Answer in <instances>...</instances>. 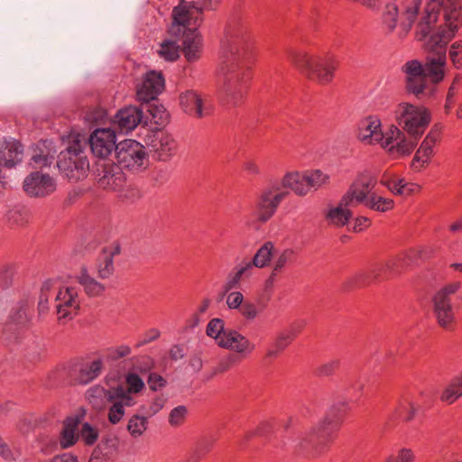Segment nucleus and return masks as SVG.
Segmentation results:
<instances>
[{
	"instance_id": "f257e3e1",
	"label": "nucleus",
	"mask_w": 462,
	"mask_h": 462,
	"mask_svg": "<svg viewBox=\"0 0 462 462\" xmlns=\"http://www.w3.org/2000/svg\"><path fill=\"white\" fill-rule=\"evenodd\" d=\"M251 44L248 29L229 23L220 42L218 73L222 78L219 95L226 105L238 106L246 97L252 69L246 61Z\"/></svg>"
},
{
	"instance_id": "f03ea898",
	"label": "nucleus",
	"mask_w": 462,
	"mask_h": 462,
	"mask_svg": "<svg viewBox=\"0 0 462 462\" xmlns=\"http://www.w3.org/2000/svg\"><path fill=\"white\" fill-rule=\"evenodd\" d=\"M459 9L456 5H451L445 12V26L439 24L432 30L427 46L436 53L429 55L425 63L422 65L423 72L427 79L432 83H440L445 77V68L447 65L446 45L456 35L458 31L457 21L459 17Z\"/></svg>"
},
{
	"instance_id": "7ed1b4c3",
	"label": "nucleus",
	"mask_w": 462,
	"mask_h": 462,
	"mask_svg": "<svg viewBox=\"0 0 462 462\" xmlns=\"http://www.w3.org/2000/svg\"><path fill=\"white\" fill-rule=\"evenodd\" d=\"M287 56L301 74L322 86L334 80L339 65L337 58L331 52L312 54L303 50L290 49Z\"/></svg>"
},
{
	"instance_id": "20e7f679",
	"label": "nucleus",
	"mask_w": 462,
	"mask_h": 462,
	"mask_svg": "<svg viewBox=\"0 0 462 462\" xmlns=\"http://www.w3.org/2000/svg\"><path fill=\"white\" fill-rule=\"evenodd\" d=\"M348 409L349 405L346 402L334 403L324 419L297 440L295 447L312 449L316 454L324 452L334 440L340 421Z\"/></svg>"
},
{
	"instance_id": "39448f33",
	"label": "nucleus",
	"mask_w": 462,
	"mask_h": 462,
	"mask_svg": "<svg viewBox=\"0 0 462 462\" xmlns=\"http://www.w3.org/2000/svg\"><path fill=\"white\" fill-rule=\"evenodd\" d=\"M273 243L267 241L255 252L252 259L245 258L237 263L226 277L223 285L224 291L238 289L243 281L251 279L256 273V269L268 266L273 256Z\"/></svg>"
},
{
	"instance_id": "423d86ee",
	"label": "nucleus",
	"mask_w": 462,
	"mask_h": 462,
	"mask_svg": "<svg viewBox=\"0 0 462 462\" xmlns=\"http://www.w3.org/2000/svg\"><path fill=\"white\" fill-rule=\"evenodd\" d=\"M421 2L422 0H394L393 3L387 4L383 13V25L389 32H393L397 26L401 14L399 35L406 36L415 22L419 23L421 15V12L420 13Z\"/></svg>"
},
{
	"instance_id": "0eeeda50",
	"label": "nucleus",
	"mask_w": 462,
	"mask_h": 462,
	"mask_svg": "<svg viewBox=\"0 0 462 462\" xmlns=\"http://www.w3.org/2000/svg\"><path fill=\"white\" fill-rule=\"evenodd\" d=\"M458 6L459 17L455 21L458 28L462 24V6L460 0H426L425 5L421 11V15L416 26V38L419 41H424L428 35L436 27L440 14L443 17V26H445V12L451 5Z\"/></svg>"
},
{
	"instance_id": "6e6552de",
	"label": "nucleus",
	"mask_w": 462,
	"mask_h": 462,
	"mask_svg": "<svg viewBox=\"0 0 462 462\" xmlns=\"http://www.w3.org/2000/svg\"><path fill=\"white\" fill-rule=\"evenodd\" d=\"M59 170L71 181L84 178L88 170V161L83 152V145L79 140H74L65 151L58 155Z\"/></svg>"
},
{
	"instance_id": "1a4fd4ad",
	"label": "nucleus",
	"mask_w": 462,
	"mask_h": 462,
	"mask_svg": "<svg viewBox=\"0 0 462 462\" xmlns=\"http://www.w3.org/2000/svg\"><path fill=\"white\" fill-rule=\"evenodd\" d=\"M399 125L411 136L420 137L431 121L430 112L422 106L401 103L396 110Z\"/></svg>"
},
{
	"instance_id": "9d476101",
	"label": "nucleus",
	"mask_w": 462,
	"mask_h": 462,
	"mask_svg": "<svg viewBox=\"0 0 462 462\" xmlns=\"http://www.w3.org/2000/svg\"><path fill=\"white\" fill-rule=\"evenodd\" d=\"M117 165L129 171L145 169L147 153L145 147L133 139H126L117 143L116 150Z\"/></svg>"
},
{
	"instance_id": "9b49d317",
	"label": "nucleus",
	"mask_w": 462,
	"mask_h": 462,
	"mask_svg": "<svg viewBox=\"0 0 462 462\" xmlns=\"http://www.w3.org/2000/svg\"><path fill=\"white\" fill-rule=\"evenodd\" d=\"M411 262V260L408 254H402L385 263L373 265L368 272L358 273L356 277V282L359 285H367L373 282L395 275L404 267L408 266Z\"/></svg>"
},
{
	"instance_id": "f8f14e48",
	"label": "nucleus",
	"mask_w": 462,
	"mask_h": 462,
	"mask_svg": "<svg viewBox=\"0 0 462 462\" xmlns=\"http://www.w3.org/2000/svg\"><path fill=\"white\" fill-rule=\"evenodd\" d=\"M196 13V5L193 1L180 0L178 5L172 10V23L170 26L169 32L172 36L180 37L182 32H188V30H193L189 28V25H194L196 28L202 22L201 14L193 18V14Z\"/></svg>"
},
{
	"instance_id": "ddd939ff",
	"label": "nucleus",
	"mask_w": 462,
	"mask_h": 462,
	"mask_svg": "<svg viewBox=\"0 0 462 462\" xmlns=\"http://www.w3.org/2000/svg\"><path fill=\"white\" fill-rule=\"evenodd\" d=\"M288 194V191L281 189V186L277 182L266 187L261 192L256 203L258 220L264 223L272 218Z\"/></svg>"
},
{
	"instance_id": "4468645a",
	"label": "nucleus",
	"mask_w": 462,
	"mask_h": 462,
	"mask_svg": "<svg viewBox=\"0 0 462 462\" xmlns=\"http://www.w3.org/2000/svg\"><path fill=\"white\" fill-rule=\"evenodd\" d=\"M80 300L78 290L74 287L60 289L55 297L57 319L60 324H66L78 316Z\"/></svg>"
},
{
	"instance_id": "2eb2a0df",
	"label": "nucleus",
	"mask_w": 462,
	"mask_h": 462,
	"mask_svg": "<svg viewBox=\"0 0 462 462\" xmlns=\"http://www.w3.org/2000/svg\"><path fill=\"white\" fill-rule=\"evenodd\" d=\"M145 143L152 156L159 161H169L178 151L177 141L162 130L152 131L145 137Z\"/></svg>"
},
{
	"instance_id": "dca6fc26",
	"label": "nucleus",
	"mask_w": 462,
	"mask_h": 462,
	"mask_svg": "<svg viewBox=\"0 0 462 462\" xmlns=\"http://www.w3.org/2000/svg\"><path fill=\"white\" fill-rule=\"evenodd\" d=\"M416 142L406 138L404 134L395 125H392L385 133L383 148L394 159L409 156L414 150Z\"/></svg>"
},
{
	"instance_id": "f3484780",
	"label": "nucleus",
	"mask_w": 462,
	"mask_h": 462,
	"mask_svg": "<svg viewBox=\"0 0 462 462\" xmlns=\"http://www.w3.org/2000/svg\"><path fill=\"white\" fill-rule=\"evenodd\" d=\"M443 127L439 124L434 125L417 149L411 162V167L420 171L427 165L434 154V146L441 140Z\"/></svg>"
},
{
	"instance_id": "a211bd4d",
	"label": "nucleus",
	"mask_w": 462,
	"mask_h": 462,
	"mask_svg": "<svg viewBox=\"0 0 462 462\" xmlns=\"http://www.w3.org/2000/svg\"><path fill=\"white\" fill-rule=\"evenodd\" d=\"M89 145L92 153L98 158H107L113 151L116 150V136L110 128H97L89 137Z\"/></svg>"
},
{
	"instance_id": "6ab92c4d",
	"label": "nucleus",
	"mask_w": 462,
	"mask_h": 462,
	"mask_svg": "<svg viewBox=\"0 0 462 462\" xmlns=\"http://www.w3.org/2000/svg\"><path fill=\"white\" fill-rule=\"evenodd\" d=\"M165 87L162 74L155 70H150L143 76V81L136 88L137 100L142 103H149L157 98Z\"/></svg>"
},
{
	"instance_id": "aec40b11",
	"label": "nucleus",
	"mask_w": 462,
	"mask_h": 462,
	"mask_svg": "<svg viewBox=\"0 0 462 462\" xmlns=\"http://www.w3.org/2000/svg\"><path fill=\"white\" fill-rule=\"evenodd\" d=\"M402 70L405 74L408 92L420 97L428 86L422 64L417 60H408L402 67Z\"/></svg>"
},
{
	"instance_id": "412c9836",
	"label": "nucleus",
	"mask_w": 462,
	"mask_h": 462,
	"mask_svg": "<svg viewBox=\"0 0 462 462\" xmlns=\"http://www.w3.org/2000/svg\"><path fill=\"white\" fill-rule=\"evenodd\" d=\"M102 370L103 359L98 357L91 361L75 364L69 372V375L75 383L86 385L97 378Z\"/></svg>"
},
{
	"instance_id": "4be33fe9",
	"label": "nucleus",
	"mask_w": 462,
	"mask_h": 462,
	"mask_svg": "<svg viewBox=\"0 0 462 462\" xmlns=\"http://www.w3.org/2000/svg\"><path fill=\"white\" fill-rule=\"evenodd\" d=\"M23 189L31 197H45L56 189V183L48 174L35 171L25 178Z\"/></svg>"
},
{
	"instance_id": "5701e85b",
	"label": "nucleus",
	"mask_w": 462,
	"mask_h": 462,
	"mask_svg": "<svg viewBox=\"0 0 462 462\" xmlns=\"http://www.w3.org/2000/svg\"><path fill=\"white\" fill-rule=\"evenodd\" d=\"M433 315L438 325L447 331H453L457 324V317L451 300L440 296L433 297Z\"/></svg>"
},
{
	"instance_id": "b1692460",
	"label": "nucleus",
	"mask_w": 462,
	"mask_h": 462,
	"mask_svg": "<svg viewBox=\"0 0 462 462\" xmlns=\"http://www.w3.org/2000/svg\"><path fill=\"white\" fill-rule=\"evenodd\" d=\"M381 120L375 116H370L360 121L358 125V139L367 144H380L385 140V134H383Z\"/></svg>"
},
{
	"instance_id": "393cba45",
	"label": "nucleus",
	"mask_w": 462,
	"mask_h": 462,
	"mask_svg": "<svg viewBox=\"0 0 462 462\" xmlns=\"http://www.w3.org/2000/svg\"><path fill=\"white\" fill-rule=\"evenodd\" d=\"M182 36L181 51L189 62L199 60L203 53L204 39L198 28L188 30L180 34Z\"/></svg>"
},
{
	"instance_id": "a878e982",
	"label": "nucleus",
	"mask_w": 462,
	"mask_h": 462,
	"mask_svg": "<svg viewBox=\"0 0 462 462\" xmlns=\"http://www.w3.org/2000/svg\"><path fill=\"white\" fill-rule=\"evenodd\" d=\"M143 110L135 106H128L121 108L115 116L114 124L119 132L127 134L141 123Z\"/></svg>"
},
{
	"instance_id": "bb28decb",
	"label": "nucleus",
	"mask_w": 462,
	"mask_h": 462,
	"mask_svg": "<svg viewBox=\"0 0 462 462\" xmlns=\"http://www.w3.org/2000/svg\"><path fill=\"white\" fill-rule=\"evenodd\" d=\"M220 347L234 351L243 356L251 355L255 345L237 330L229 328L224 339L220 341Z\"/></svg>"
},
{
	"instance_id": "cd10ccee",
	"label": "nucleus",
	"mask_w": 462,
	"mask_h": 462,
	"mask_svg": "<svg viewBox=\"0 0 462 462\" xmlns=\"http://www.w3.org/2000/svg\"><path fill=\"white\" fill-rule=\"evenodd\" d=\"M180 103L183 111L190 116L202 118L210 115V108L203 104L201 97L193 90H188L180 96Z\"/></svg>"
},
{
	"instance_id": "c85d7f7f",
	"label": "nucleus",
	"mask_w": 462,
	"mask_h": 462,
	"mask_svg": "<svg viewBox=\"0 0 462 462\" xmlns=\"http://www.w3.org/2000/svg\"><path fill=\"white\" fill-rule=\"evenodd\" d=\"M122 169L117 164L106 165L102 175L99 174L98 183L100 186L119 192L127 182Z\"/></svg>"
},
{
	"instance_id": "c756f323",
	"label": "nucleus",
	"mask_w": 462,
	"mask_h": 462,
	"mask_svg": "<svg viewBox=\"0 0 462 462\" xmlns=\"http://www.w3.org/2000/svg\"><path fill=\"white\" fill-rule=\"evenodd\" d=\"M23 148L17 141L0 143V164L13 168L23 160Z\"/></svg>"
},
{
	"instance_id": "7c9ffc66",
	"label": "nucleus",
	"mask_w": 462,
	"mask_h": 462,
	"mask_svg": "<svg viewBox=\"0 0 462 462\" xmlns=\"http://www.w3.org/2000/svg\"><path fill=\"white\" fill-rule=\"evenodd\" d=\"M372 194L369 182L354 184L349 187L341 198V205L354 207L359 204L366 206L369 196Z\"/></svg>"
},
{
	"instance_id": "2f4dec72",
	"label": "nucleus",
	"mask_w": 462,
	"mask_h": 462,
	"mask_svg": "<svg viewBox=\"0 0 462 462\" xmlns=\"http://www.w3.org/2000/svg\"><path fill=\"white\" fill-rule=\"evenodd\" d=\"M118 244H113L104 248L98 257L97 270L99 278H109L114 273V257L120 254Z\"/></svg>"
},
{
	"instance_id": "473e14b6",
	"label": "nucleus",
	"mask_w": 462,
	"mask_h": 462,
	"mask_svg": "<svg viewBox=\"0 0 462 462\" xmlns=\"http://www.w3.org/2000/svg\"><path fill=\"white\" fill-rule=\"evenodd\" d=\"M281 189L285 188L293 191L296 195L304 197L309 193L308 184L304 172H287L282 179Z\"/></svg>"
},
{
	"instance_id": "72a5a7b5",
	"label": "nucleus",
	"mask_w": 462,
	"mask_h": 462,
	"mask_svg": "<svg viewBox=\"0 0 462 462\" xmlns=\"http://www.w3.org/2000/svg\"><path fill=\"white\" fill-rule=\"evenodd\" d=\"M116 449V439H104L93 449L88 462H113Z\"/></svg>"
},
{
	"instance_id": "f704fd0d",
	"label": "nucleus",
	"mask_w": 462,
	"mask_h": 462,
	"mask_svg": "<svg viewBox=\"0 0 462 462\" xmlns=\"http://www.w3.org/2000/svg\"><path fill=\"white\" fill-rule=\"evenodd\" d=\"M111 389L106 390L101 385H93L86 392L88 402L96 410H103L106 403L110 402Z\"/></svg>"
},
{
	"instance_id": "c9c22d12",
	"label": "nucleus",
	"mask_w": 462,
	"mask_h": 462,
	"mask_svg": "<svg viewBox=\"0 0 462 462\" xmlns=\"http://www.w3.org/2000/svg\"><path fill=\"white\" fill-rule=\"evenodd\" d=\"M77 281L89 297L101 296L106 290L104 284L92 278L85 267H82L80 273L77 276Z\"/></svg>"
},
{
	"instance_id": "e433bc0d",
	"label": "nucleus",
	"mask_w": 462,
	"mask_h": 462,
	"mask_svg": "<svg viewBox=\"0 0 462 462\" xmlns=\"http://www.w3.org/2000/svg\"><path fill=\"white\" fill-rule=\"evenodd\" d=\"M295 334L291 330H282L278 333L274 341L269 346L266 352V357L275 358L284 351L293 341Z\"/></svg>"
},
{
	"instance_id": "4c0bfd02",
	"label": "nucleus",
	"mask_w": 462,
	"mask_h": 462,
	"mask_svg": "<svg viewBox=\"0 0 462 462\" xmlns=\"http://www.w3.org/2000/svg\"><path fill=\"white\" fill-rule=\"evenodd\" d=\"M348 205H341V200L339 204L335 207L329 208L325 217L329 224L336 226H346L349 219L352 217V212L347 208Z\"/></svg>"
},
{
	"instance_id": "58836bf2",
	"label": "nucleus",
	"mask_w": 462,
	"mask_h": 462,
	"mask_svg": "<svg viewBox=\"0 0 462 462\" xmlns=\"http://www.w3.org/2000/svg\"><path fill=\"white\" fill-rule=\"evenodd\" d=\"M417 409L414 407L410 397H402L395 406L390 419L392 420L409 421L413 419Z\"/></svg>"
},
{
	"instance_id": "ea45409f",
	"label": "nucleus",
	"mask_w": 462,
	"mask_h": 462,
	"mask_svg": "<svg viewBox=\"0 0 462 462\" xmlns=\"http://www.w3.org/2000/svg\"><path fill=\"white\" fill-rule=\"evenodd\" d=\"M462 396V373L454 377L441 394V401L447 403L455 402Z\"/></svg>"
},
{
	"instance_id": "a19ab883",
	"label": "nucleus",
	"mask_w": 462,
	"mask_h": 462,
	"mask_svg": "<svg viewBox=\"0 0 462 462\" xmlns=\"http://www.w3.org/2000/svg\"><path fill=\"white\" fill-rule=\"evenodd\" d=\"M365 208L380 213H385L394 208V201L392 199L384 198L372 192L366 202Z\"/></svg>"
},
{
	"instance_id": "79ce46f5",
	"label": "nucleus",
	"mask_w": 462,
	"mask_h": 462,
	"mask_svg": "<svg viewBox=\"0 0 462 462\" xmlns=\"http://www.w3.org/2000/svg\"><path fill=\"white\" fill-rule=\"evenodd\" d=\"M149 420L147 416L133 415L127 423V430L132 438L142 437L148 429Z\"/></svg>"
},
{
	"instance_id": "37998d69",
	"label": "nucleus",
	"mask_w": 462,
	"mask_h": 462,
	"mask_svg": "<svg viewBox=\"0 0 462 462\" xmlns=\"http://www.w3.org/2000/svg\"><path fill=\"white\" fill-rule=\"evenodd\" d=\"M78 421L72 419L67 420L60 433V444L62 448L73 446L77 441L76 429Z\"/></svg>"
},
{
	"instance_id": "c03bdc74",
	"label": "nucleus",
	"mask_w": 462,
	"mask_h": 462,
	"mask_svg": "<svg viewBox=\"0 0 462 462\" xmlns=\"http://www.w3.org/2000/svg\"><path fill=\"white\" fill-rule=\"evenodd\" d=\"M229 328L225 327V321L221 319H212L207 325L206 334L215 339L216 344L219 346L220 341L224 339L226 333Z\"/></svg>"
},
{
	"instance_id": "a18cd8bd",
	"label": "nucleus",
	"mask_w": 462,
	"mask_h": 462,
	"mask_svg": "<svg viewBox=\"0 0 462 462\" xmlns=\"http://www.w3.org/2000/svg\"><path fill=\"white\" fill-rule=\"evenodd\" d=\"M132 393L125 390V387L119 385L111 388L110 402H116L121 403L122 407H132L135 405L136 400L133 397Z\"/></svg>"
},
{
	"instance_id": "49530a36",
	"label": "nucleus",
	"mask_w": 462,
	"mask_h": 462,
	"mask_svg": "<svg viewBox=\"0 0 462 462\" xmlns=\"http://www.w3.org/2000/svg\"><path fill=\"white\" fill-rule=\"evenodd\" d=\"M309 192L311 189H318L329 180V176L320 170L304 171Z\"/></svg>"
},
{
	"instance_id": "de8ad7c7",
	"label": "nucleus",
	"mask_w": 462,
	"mask_h": 462,
	"mask_svg": "<svg viewBox=\"0 0 462 462\" xmlns=\"http://www.w3.org/2000/svg\"><path fill=\"white\" fill-rule=\"evenodd\" d=\"M99 436V431L96 427H93L88 422H84L81 425V429L79 430V438L85 443L87 446L94 445Z\"/></svg>"
},
{
	"instance_id": "09e8293b",
	"label": "nucleus",
	"mask_w": 462,
	"mask_h": 462,
	"mask_svg": "<svg viewBox=\"0 0 462 462\" xmlns=\"http://www.w3.org/2000/svg\"><path fill=\"white\" fill-rule=\"evenodd\" d=\"M159 54L168 61H175L180 57V46L175 42L165 41L161 44Z\"/></svg>"
},
{
	"instance_id": "8fccbe9b",
	"label": "nucleus",
	"mask_w": 462,
	"mask_h": 462,
	"mask_svg": "<svg viewBox=\"0 0 462 462\" xmlns=\"http://www.w3.org/2000/svg\"><path fill=\"white\" fill-rule=\"evenodd\" d=\"M118 193L119 197L128 203H134L143 196V193L138 187L128 182L125 183Z\"/></svg>"
},
{
	"instance_id": "3c124183",
	"label": "nucleus",
	"mask_w": 462,
	"mask_h": 462,
	"mask_svg": "<svg viewBox=\"0 0 462 462\" xmlns=\"http://www.w3.org/2000/svg\"><path fill=\"white\" fill-rule=\"evenodd\" d=\"M188 416V408L185 405H179L173 408L169 414L168 421L171 427H180L184 424Z\"/></svg>"
},
{
	"instance_id": "603ef678",
	"label": "nucleus",
	"mask_w": 462,
	"mask_h": 462,
	"mask_svg": "<svg viewBox=\"0 0 462 462\" xmlns=\"http://www.w3.org/2000/svg\"><path fill=\"white\" fill-rule=\"evenodd\" d=\"M125 383L127 385L125 390L129 391L132 393H139L144 388V382L135 373H128L125 375Z\"/></svg>"
},
{
	"instance_id": "864d4df0",
	"label": "nucleus",
	"mask_w": 462,
	"mask_h": 462,
	"mask_svg": "<svg viewBox=\"0 0 462 462\" xmlns=\"http://www.w3.org/2000/svg\"><path fill=\"white\" fill-rule=\"evenodd\" d=\"M449 59L457 69L462 68V41L453 42L448 51Z\"/></svg>"
},
{
	"instance_id": "5fc2aeb1",
	"label": "nucleus",
	"mask_w": 462,
	"mask_h": 462,
	"mask_svg": "<svg viewBox=\"0 0 462 462\" xmlns=\"http://www.w3.org/2000/svg\"><path fill=\"white\" fill-rule=\"evenodd\" d=\"M196 5V14H202L205 11H215L217 10L222 0H196L193 1Z\"/></svg>"
},
{
	"instance_id": "6e6d98bb",
	"label": "nucleus",
	"mask_w": 462,
	"mask_h": 462,
	"mask_svg": "<svg viewBox=\"0 0 462 462\" xmlns=\"http://www.w3.org/2000/svg\"><path fill=\"white\" fill-rule=\"evenodd\" d=\"M161 336V331L156 328L146 330L141 337L136 341L135 347L140 348L149 343L157 340Z\"/></svg>"
},
{
	"instance_id": "4d7b16f0",
	"label": "nucleus",
	"mask_w": 462,
	"mask_h": 462,
	"mask_svg": "<svg viewBox=\"0 0 462 462\" xmlns=\"http://www.w3.org/2000/svg\"><path fill=\"white\" fill-rule=\"evenodd\" d=\"M132 349L127 345H120L107 349V358L113 361L128 356Z\"/></svg>"
},
{
	"instance_id": "13d9d810",
	"label": "nucleus",
	"mask_w": 462,
	"mask_h": 462,
	"mask_svg": "<svg viewBox=\"0 0 462 462\" xmlns=\"http://www.w3.org/2000/svg\"><path fill=\"white\" fill-rule=\"evenodd\" d=\"M112 403L108 410L107 418L111 424H117L124 417L125 411L121 403L110 402Z\"/></svg>"
},
{
	"instance_id": "bf43d9fd",
	"label": "nucleus",
	"mask_w": 462,
	"mask_h": 462,
	"mask_svg": "<svg viewBox=\"0 0 462 462\" xmlns=\"http://www.w3.org/2000/svg\"><path fill=\"white\" fill-rule=\"evenodd\" d=\"M147 383L151 391L157 392L167 385V381L161 374L157 373H151L148 376Z\"/></svg>"
},
{
	"instance_id": "052dcab7",
	"label": "nucleus",
	"mask_w": 462,
	"mask_h": 462,
	"mask_svg": "<svg viewBox=\"0 0 462 462\" xmlns=\"http://www.w3.org/2000/svg\"><path fill=\"white\" fill-rule=\"evenodd\" d=\"M339 365L340 361L338 359L330 360L319 365L317 368V374L319 376H329L339 368Z\"/></svg>"
},
{
	"instance_id": "680f3d73",
	"label": "nucleus",
	"mask_w": 462,
	"mask_h": 462,
	"mask_svg": "<svg viewBox=\"0 0 462 462\" xmlns=\"http://www.w3.org/2000/svg\"><path fill=\"white\" fill-rule=\"evenodd\" d=\"M293 250L292 249H285L283 250L276 258L273 270L279 273L281 270L289 263L291 261L293 256Z\"/></svg>"
},
{
	"instance_id": "e2e57ef3",
	"label": "nucleus",
	"mask_w": 462,
	"mask_h": 462,
	"mask_svg": "<svg viewBox=\"0 0 462 462\" xmlns=\"http://www.w3.org/2000/svg\"><path fill=\"white\" fill-rule=\"evenodd\" d=\"M239 312L247 320L254 319L259 314L256 305L248 300L244 301L239 309Z\"/></svg>"
},
{
	"instance_id": "0e129e2a",
	"label": "nucleus",
	"mask_w": 462,
	"mask_h": 462,
	"mask_svg": "<svg viewBox=\"0 0 462 462\" xmlns=\"http://www.w3.org/2000/svg\"><path fill=\"white\" fill-rule=\"evenodd\" d=\"M231 291L226 296V305L230 310H239L244 303V295L238 291Z\"/></svg>"
},
{
	"instance_id": "69168bd1",
	"label": "nucleus",
	"mask_w": 462,
	"mask_h": 462,
	"mask_svg": "<svg viewBox=\"0 0 462 462\" xmlns=\"http://www.w3.org/2000/svg\"><path fill=\"white\" fill-rule=\"evenodd\" d=\"M414 454L410 448H402L397 456L389 457L384 462H412Z\"/></svg>"
},
{
	"instance_id": "338daca9",
	"label": "nucleus",
	"mask_w": 462,
	"mask_h": 462,
	"mask_svg": "<svg viewBox=\"0 0 462 462\" xmlns=\"http://www.w3.org/2000/svg\"><path fill=\"white\" fill-rule=\"evenodd\" d=\"M382 184L386 187L394 195H400L401 196V193L403 192L402 188H403V182H404V180L403 179H399V180H395V179H388V180H382Z\"/></svg>"
},
{
	"instance_id": "774afa93",
	"label": "nucleus",
	"mask_w": 462,
	"mask_h": 462,
	"mask_svg": "<svg viewBox=\"0 0 462 462\" xmlns=\"http://www.w3.org/2000/svg\"><path fill=\"white\" fill-rule=\"evenodd\" d=\"M460 282H455L449 284H447L442 289H440L434 296H440L445 300H451L450 296L455 294L460 289Z\"/></svg>"
}]
</instances>
